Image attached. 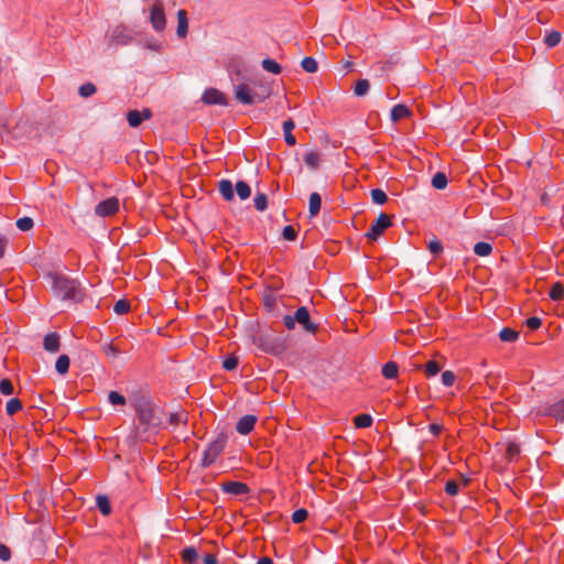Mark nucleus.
I'll use <instances>...</instances> for the list:
<instances>
[{
	"instance_id": "f257e3e1",
	"label": "nucleus",
	"mask_w": 564,
	"mask_h": 564,
	"mask_svg": "<svg viewBox=\"0 0 564 564\" xmlns=\"http://www.w3.org/2000/svg\"><path fill=\"white\" fill-rule=\"evenodd\" d=\"M132 406L135 412L131 438L133 442H149L160 429L164 427L163 409L154 402L148 392L134 397Z\"/></svg>"
},
{
	"instance_id": "f03ea898",
	"label": "nucleus",
	"mask_w": 564,
	"mask_h": 564,
	"mask_svg": "<svg viewBox=\"0 0 564 564\" xmlns=\"http://www.w3.org/2000/svg\"><path fill=\"white\" fill-rule=\"evenodd\" d=\"M46 278L51 281L52 291L57 299L74 304L84 301L85 289L77 279L56 272L47 273Z\"/></svg>"
},
{
	"instance_id": "7ed1b4c3",
	"label": "nucleus",
	"mask_w": 564,
	"mask_h": 564,
	"mask_svg": "<svg viewBox=\"0 0 564 564\" xmlns=\"http://www.w3.org/2000/svg\"><path fill=\"white\" fill-rule=\"evenodd\" d=\"M251 84L259 88L258 91H252L248 84L241 83L234 86L235 98L242 105H254L263 102L271 96V87L268 84L252 79Z\"/></svg>"
},
{
	"instance_id": "20e7f679",
	"label": "nucleus",
	"mask_w": 564,
	"mask_h": 564,
	"mask_svg": "<svg viewBox=\"0 0 564 564\" xmlns=\"http://www.w3.org/2000/svg\"><path fill=\"white\" fill-rule=\"evenodd\" d=\"M254 345L265 354L281 356L288 349L286 337L274 332L261 333L253 337Z\"/></svg>"
},
{
	"instance_id": "39448f33",
	"label": "nucleus",
	"mask_w": 564,
	"mask_h": 564,
	"mask_svg": "<svg viewBox=\"0 0 564 564\" xmlns=\"http://www.w3.org/2000/svg\"><path fill=\"white\" fill-rule=\"evenodd\" d=\"M149 21L156 33H162L166 28L164 6L161 0H154L149 8Z\"/></svg>"
},
{
	"instance_id": "423d86ee",
	"label": "nucleus",
	"mask_w": 564,
	"mask_h": 564,
	"mask_svg": "<svg viewBox=\"0 0 564 564\" xmlns=\"http://www.w3.org/2000/svg\"><path fill=\"white\" fill-rule=\"evenodd\" d=\"M392 221L390 217L383 213H381L377 219L370 225L366 237L370 240H377L379 236L390 226Z\"/></svg>"
},
{
	"instance_id": "0eeeda50",
	"label": "nucleus",
	"mask_w": 564,
	"mask_h": 564,
	"mask_svg": "<svg viewBox=\"0 0 564 564\" xmlns=\"http://www.w3.org/2000/svg\"><path fill=\"white\" fill-rule=\"evenodd\" d=\"M539 414L542 416H551L557 422H564V398L540 409Z\"/></svg>"
},
{
	"instance_id": "6e6552de",
	"label": "nucleus",
	"mask_w": 564,
	"mask_h": 564,
	"mask_svg": "<svg viewBox=\"0 0 564 564\" xmlns=\"http://www.w3.org/2000/svg\"><path fill=\"white\" fill-rule=\"evenodd\" d=\"M119 210V199L117 197H109L101 200L95 207V214L100 217L111 216Z\"/></svg>"
},
{
	"instance_id": "1a4fd4ad",
	"label": "nucleus",
	"mask_w": 564,
	"mask_h": 564,
	"mask_svg": "<svg viewBox=\"0 0 564 564\" xmlns=\"http://www.w3.org/2000/svg\"><path fill=\"white\" fill-rule=\"evenodd\" d=\"M294 318L306 332L314 334L317 330V324L311 321L306 306H300L294 313Z\"/></svg>"
},
{
	"instance_id": "9d476101",
	"label": "nucleus",
	"mask_w": 564,
	"mask_h": 564,
	"mask_svg": "<svg viewBox=\"0 0 564 564\" xmlns=\"http://www.w3.org/2000/svg\"><path fill=\"white\" fill-rule=\"evenodd\" d=\"M202 101L205 105H218V106H227L228 101L226 96L216 88H206L202 95Z\"/></svg>"
},
{
	"instance_id": "9b49d317",
	"label": "nucleus",
	"mask_w": 564,
	"mask_h": 564,
	"mask_svg": "<svg viewBox=\"0 0 564 564\" xmlns=\"http://www.w3.org/2000/svg\"><path fill=\"white\" fill-rule=\"evenodd\" d=\"M132 41V36L127 32V30L122 26H116L111 34L109 44L116 46H124L130 44Z\"/></svg>"
},
{
	"instance_id": "f8f14e48",
	"label": "nucleus",
	"mask_w": 564,
	"mask_h": 564,
	"mask_svg": "<svg viewBox=\"0 0 564 564\" xmlns=\"http://www.w3.org/2000/svg\"><path fill=\"white\" fill-rule=\"evenodd\" d=\"M224 492L232 496H242L250 492V488L247 484L241 481H226L220 485Z\"/></svg>"
},
{
	"instance_id": "ddd939ff",
	"label": "nucleus",
	"mask_w": 564,
	"mask_h": 564,
	"mask_svg": "<svg viewBox=\"0 0 564 564\" xmlns=\"http://www.w3.org/2000/svg\"><path fill=\"white\" fill-rule=\"evenodd\" d=\"M152 117V111L149 108H144L142 111L130 110L127 113V120L131 128L139 127L143 120H148Z\"/></svg>"
},
{
	"instance_id": "4468645a",
	"label": "nucleus",
	"mask_w": 564,
	"mask_h": 564,
	"mask_svg": "<svg viewBox=\"0 0 564 564\" xmlns=\"http://www.w3.org/2000/svg\"><path fill=\"white\" fill-rule=\"evenodd\" d=\"M228 435L225 432H220L217 437L209 443L206 451L214 457H218L226 447Z\"/></svg>"
},
{
	"instance_id": "2eb2a0df",
	"label": "nucleus",
	"mask_w": 564,
	"mask_h": 564,
	"mask_svg": "<svg viewBox=\"0 0 564 564\" xmlns=\"http://www.w3.org/2000/svg\"><path fill=\"white\" fill-rule=\"evenodd\" d=\"M257 421L258 419L256 415L246 414L237 422L236 430L241 435H248L253 431Z\"/></svg>"
},
{
	"instance_id": "dca6fc26",
	"label": "nucleus",
	"mask_w": 564,
	"mask_h": 564,
	"mask_svg": "<svg viewBox=\"0 0 564 564\" xmlns=\"http://www.w3.org/2000/svg\"><path fill=\"white\" fill-rule=\"evenodd\" d=\"M59 335L57 333H50L44 336L43 347L48 352H57L59 350Z\"/></svg>"
},
{
	"instance_id": "f3484780",
	"label": "nucleus",
	"mask_w": 564,
	"mask_h": 564,
	"mask_svg": "<svg viewBox=\"0 0 564 564\" xmlns=\"http://www.w3.org/2000/svg\"><path fill=\"white\" fill-rule=\"evenodd\" d=\"M411 110L403 104L394 105L390 112V119L392 122H398L404 118L410 117Z\"/></svg>"
},
{
	"instance_id": "a211bd4d",
	"label": "nucleus",
	"mask_w": 564,
	"mask_h": 564,
	"mask_svg": "<svg viewBox=\"0 0 564 564\" xmlns=\"http://www.w3.org/2000/svg\"><path fill=\"white\" fill-rule=\"evenodd\" d=\"M188 31V20L187 12L183 9L177 11V29L176 34L178 37L183 39L186 36Z\"/></svg>"
},
{
	"instance_id": "6ab92c4d",
	"label": "nucleus",
	"mask_w": 564,
	"mask_h": 564,
	"mask_svg": "<svg viewBox=\"0 0 564 564\" xmlns=\"http://www.w3.org/2000/svg\"><path fill=\"white\" fill-rule=\"evenodd\" d=\"M218 189L225 200L231 202L235 197L234 185L229 180H220L218 183Z\"/></svg>"
},
{
	"instance_id": "aec40b11",
	"label": "nucleus",
	"mask_w": 564,
	"mask_h": 564,
	"mask_svg": "<svg viewBox=\"0 0 564 564\" xmlns=\"http://www.w3.org/2000/svg\"><path fill=\"white\" fill-rule=\"evenodd\" d=\"M321 206H322L321 195L318 193H312L310 195V200H308L310 217H315L319 213Z\"/></svg>"
},
{
	"instance_id": "412c9836",
	"label": "nucleus",
	"mask_w": 564,
	"mask_h": 564,
	"mask_svg": "<svg viewBox=\"0 0 564 564\" xmlns=\"http://www.w3.org/2000/svg\"><path fill=\"white\" fill-rule=\"evenodd\" d=\"M96 506L102 516H109L111 513V503L106 495H98L96 497Z\"/></svg>"
},
{
	"instance_id": "4be33fe9",
	"label": "nucleus",
	"mask_w": 564,
	"mask_h": 564,
	"mask_svg": "<svg viewBox=\"0 0 564 564\" xmlns=\"http://www.w3.org/2000/svg\"><path fill=\"white\" fill-rule=\"evenodd\" d=\"M187 420H188L187 413L183 409H181L180 411L170 413L167 416V423L173 426H176L180 423L186 424Z\"/></svg>"
},
{
	"instance_id": "5701e85b",
	"label": "nucleus",
	"mask_w": 564,
	"mask_h": 564,
	"mask_svg": "<svg viewBox=\"0 0 564 564\" xmlns=\"http://www.w3.org/2000/svg\"><path fill=\"white\" fill-rule=\"evenodd\" d=\"M303 161L311 170H317L319 166V154L315 151H307L303 156Z\"/></svg>"
},
{
	"instance_id": "b1692460",
	"label": "nucleus",
	"mask_w": 564,
	"mask_h": 564,
	"mask_svg": "<svg viewBox=\"0 0 564 564\" xmlns=\"http://www.w3.org/2000/svg\"><path fill=\"white\" fill-rule=\"evenodd\" d=\"M261 66L265 72L274 75H279L282 72V66L272 58H264L261 62Z\"/></svg>"
},
{
	"instance_id": "393cba45",
	"label": "nucleus",
	"mask_w": 564,
	"mask_h": 564,
	"mask_svg": "<svg viewBox=\"0 0 564 564\" xmlns=\"http://www.w3.org/2000/svg\"><path fill=\"white\" fill-rule=\"evenodd\" d=\"M235 189L241 200H246L251 195V188L249 184L245 181H238L236 183Z\"/></svg>"
},
{
	"instance_id": "a878e982",
	"label": "nucleus",
	"mask_w": 564,
	"mask_h": 564,
	"mask_svg": "<svg viewBox=\"0 0 564 564\" xmlns=\"http://www.w3.org/2000/svg\"><path fill=\"white\" fill-rule=\"evenodd\" d=\"M399 367L394 361H388L382 367V376L386 379H394L398 376Z\"/></svg>"
},
{
	"instance_id": "bb28decb",
	"label": "nucleus",
	"mask_w": 564,
	"mask_h": 564,
	"mask_svg": "<svg viewBox=\"0 0 564 564\" xmlns=\"http://www.w3.org/2000/svg\"><path fill=\"white\" fill-rule=\"evenodd\" d=\"M69 357L67 355H61L56 359L55 369L59 375H66L69 369Z\"/></svg>"
},
{
	"instance_id": "cd10ccee",
	"label": "nucleus",
	"mask_w": 564,
	"mask_h": 564,
	"mask_svg": "<svg viewBox=\"0 0 564 564\" xmlns=\"http://www.w3.org/2000/svg\"><path fill=\"white\" fill-rule=\"evenodd\" d=\"M354 424L357 429L369 427L372 424V416L367 413L358 414L354 417Z\"/></svg>"
},
{
	"instance_id": "c85d7f7f",
	"label": "nucleus",
	"mask_w": 564,
	"mask_h": 564,
	"mask_svg": "<svg viewBox=\"0 0 564 564\" xmlns=\"http://www.w3.org/2000/svg\"><path fill=\"white\" fill-rule=\"evenodd\" d=\"M562 40V34L558 31L552 30L547 32L544 36V43L547 47H554L560 44Z\"/></svg>"
},
{
	"instance_id": "c756f323",
	"label": "nucleus",
	"mask_w": 564,
	"mask_h": 564,
	"mask_svg": "<svg viewBox=\"0 0 564 564\" xmlns=\"http://www.w3.org/2000/svg\"><path fill=\"white\" fill-rule=\"evenodd\" d=\"M182 560L188 564H194L198 560V552L194 546H186L182 551Z\"/></svg>"
},
{
	"instance_id": "7c9ffc66",
	"label": "nucleus",
	"mask_w": 564,
	"mask_h": 564,
	"mask_svg": "<svg viewBox=\"0 0 564 564\" xmlns=\"http://www.w3.org/2000/svg\"><path fill=\"white\" fill-rule=\"evenodd\" d=\"M432 186L436 189H444L447 186L448 180L444 172H437L432 177Z\"/></svg>"
},
{
	"instance_id": "2f4dec72",
	"label": "nucleus",
	"mask_w": 564,
	"mask_h": 564,
	"mask_svg": "<svg viewBox=\"0 0 564 564\" xmlns=\"http://www.w3.org/2000/svg\"><path fill=\"white\" fill-rule=\"evenodd\" d=\"M475 254L479 257H487L492 252V246L486 241H479L474 246Z\"/></svg>"
},
{
	"instance_id": "473e14b6",
	"label": "nucleus",
	"mask_w": 564,
	"mask_h": 564,
	"mask_svg": "<svg viewBox=\"0 0 564 564\" xmlns=\"http://www.w3.org/2000/svg\"><path fill=\"white\" fill-rule=\"evenodd\" d=\"M519 337V333L516 332L514 329L512 328H509V327H505L500 330L499 333V338L501 341H506V343H512V341H516Z\"/></svg>"
},
{
	"instance_id": "72a5a7b5",
	"label": "nucleus",
	"mask_w": 564,
	"mask_h": 564,
	"mask_svg": "<svg viewBox=\"0 0 564 564\" xmlns=\"http://www.w3.org/2000/svg\"><path fill=\"white\" fill-rule=\"evenodd\" d=\"M549 296L553 300V301H561L564 296V286L562 283L560 282H556L554 283L550 291H549Z\"/></svg>"
},
{
	"instance_id": "f704fd0d",
	"label": "nucleus",
	"mask_w": 564,
	"mask_h": 564,
	"mask_svg": "<svg viewBox=\"0 0 564 564\" xmlns=\"http://www.w3.org/2000/svg\"><path fill=\"white\" fill-rule=\"evenodd\" d=\"M302 68L307 73H316L318 69V64L314 57L307 56L304 57L301 62Z\"/></svg>"
},
{
	"instance_id": "c9c22d12",
	"label": "nucleus",
	"mask_w": 564,
	"mask_h": 564,
	"mask_svg": "<svg viewBox=\"0 0 564 564\" xmlns=\"http://www.w3.org/2000/svg\"><path fill=\"white\" fill-rule=\"evenodd\" d=\"M254 208L259 212H263L268 207V196L264 193L258 192L254 196Z\"/></svg>"
},
{
	"instance_id": "e433bc0d",
	"label": "nucleus",
	"mask_w": 564,
	"mask_h": 564,
	"mask_svg": "<svg viewBox=\"0 0 564 564\" xmlns=\"http://www.w3.org/2000/svg\"><path fill=\"white\" fill-rule=\"evenodd\" d=\"M370 84L368 79H359L354 88V93L356 96L361 97L365 96L369 90Z\"/></svg>"
},
{
	"instance_id": "4c0bfd02",
	"label": "nucleus",
	"mask_w": 564,
	"mask_h": 564,
	"mask_svg": "<svg viewBox=\"0 0 564 564\" xmlns=\"http://www.w3.org/2000/svg\"><path fill=\"white\" fill-rule=\"evenodd\" d=\"M440 370L441 366L435 360H430L424 365V372L429 378L436 376Z\"/></svg>"
},
{
	"instance_id": "58836bf2",
	"label": "nucleus",
	"mask_w": 564,
	"mask_h": 564,
	"mask_svg": "<svg viewBox=\"0 0 564 564\" xmlns=\"http://www.w3.org/2000/svg\"><path fill=\"white\" fill-rule=\"evenodd\" d=\"M371 199L377 205H383L388 200V196L381 188L371 189Z\"/></svg>"
},
{
	"instance_id": "ea45409f",
	"label": "nucleus",
	"mask_w": 564,
	"mask_h": 564,
	"mask_svg": "<svg viewBox=\"0 0 564 564\" xmlns=\"http://www.w3.org/2000/svg\"><path fill=\"white\" fill-rule=\"evenodd\" d=\"M21 409H22V402L17 398L10 399L7 402L6 411H7L8 415H13Z\"/></svg>"
},
{
	"instance_id": "a19ab883",
	"label": "nucleus",
	"mask_w": 564,
	"mask_h": 564,
	"mask_svg": "<svg viewBox=\"0 0 564 564\" xmlns=\"http://www.w3.org/2000/svg\"><path fill=\"white\" fill-rule=\"evenodd\" d=\"M34 226V221L31 217H22V218H19L17 220V227L21 230V231H29L33 228Z\"/></svg>"
},
{
	"instance_id": "79ce46f5",
	"label": "nucleus",
	"mask_w": 564,
	"mask_h": 564,
	"mask_svg": "<svg viewBox=\"0 0 564 564\" xmlns=\"http://www.w3.org/2000/svg\"><path fill=\"white\" fill-rule=\"evenodd\" d=\"M108 401L112 405H124L127 403L126 398L117 391L109 392Z\"/></svg>"
},
{
	"instance_id": "37998d69",
	"label": "nucleus",
	"mask_w": 564,
	"mask_h": 564,
	"mask_svg": "<svg viewBox=\"0 0 564 564\" xmlns=\"http://www.w3.org/2000/svg\"><path fill=\"white\" fill-rule=\"evenodd\" d=\"M0 393L3 395H11L14 393V387L10 379L4 378L0 380Z\"/></svg>"
},
{
	"instance_id": "c03bdc74",
	"label": "nucleus",
	"mask_w": 564,
	"mask_h": 564,
	"mask_svg": "<svg viewBox=\"0 0 564 564\" xmlns=\"http://www.w3.org/2000/svg\"><path fill=\"white\" fill-rule=\"evenodd\" d=\"M130 311V303L127 300H118L113 305V312L118 315L126 314Z\"/></svg>"
},
{
	"instance_id": "a18cd8bd",
	"label": "nucleus",
	"mask_w": 564,
	"mask_h": 564,
	"mask_svg": "<svg viewBox=\"0 0 564 564\" xmlns=\"http://www.w3.org/2000/svg\"><path fill=\"white\" fill-rule=\"evenodd\" d=\"M520 445L517 443H509L506 448L507 458L511 462L520 454Z\"/></svg>"
},
{
	"instance_id": "49530a36",
	"label": "nucleus",
	"mask_w": 564,
	"mask_h": 564,
	"mask_svg": "<svg viewBox=\"0 0 564 564\" xmlns=\"http://www.w3.org/2000/svg\"><path fill=\"white\" fill-rule=\"evenodd\" d=\"M78 93L84 98L90 97L96 93V86L93 83L83 84Z\"/></svg>"
},
{
	"instance_id": "de8ad7c7",
	"label": "nucleus",
	"mask_w": 564,
	"mask_h": 564,
	"mask_svg": "<svg viewBox=\"0 0 564 564\" xmlns=\"http://www.w3.org/2000/svg\"><path fill=\"white\" fill-rule=\"evenodd\" d=\"M307 517H308L307 510L304 508H300L293 512L292 521H293V523L299 524V523L304 522L307 519Z\"/></svg>"
},
{
	"instance_id": "09e8293b",
	"label": "nucleus",
	"mask_w": 564,
	"mask_h": 564,
	"mask_svg": "<svg viewBox=\"0 0 564 564\" xmlns=\"http://www.w3.org/2000/svg\"><path fill=\"white\" fill-rule=\"evenodd\" d=\"M102 350L108 357H111V358H117L121 354L120 349L117 346H115L112 343L105 344L102 346Z\"/></svg>"
},
{
	"instance_id": "8fccbe9b",
	"label": "nucleus",
	"mask_w": 564,
	"mask_h": 564,
	"mask_svg": "<svg viewBox=\"0 0 564 564\" xmlns=\"http://www.w3.org/2000/svg\"><path fill=\"white\" fill-rule=\"evenodd\" d=\"M427 249L432 254L437 256L443 251V245L438 239H433L427 243Z\"/></svg>"
},
{
	"instance_id": "3c124183",
	"label": "nucleus",
	"mask_w": 564,
	"mask_h": 564,
	"mask_svg": "<svg viewBox=\"0 0 564 564\" xmlns=\"http://www.w3.org/2000/svg\"><path fill=\"white\" fill-rule=\"evenodd\" d=\"M282 236L285 240L293 241L296 239L297 232L293 226L288 225L283 228Z\"/></svg>"
},
{
	"instance_id": "603ef678",
	"label": "nucleus",
	"mask_w": 564,
	"mask_h": 564,
	"mask_svg": "<svg viewBox=\"0 0 564 564\" xmlns=\"http://www.w3.org/2000/svg\"><path fill=\"white\" fill-rule=\"evenodd\" d=\"M445 492L449 496H456L459 492V485L457 481L451 479L445 484Z\"/></svg>"
},
{
	"instance_id": "864d4df0",
	"label": "nucleus",
	"mask_w": 564,
	"mask_h": 564,
	"mask_svg": "<svg viewBox=\"0 0 564 564\" xmlns=\"http://www.w3.org/2000/svg\"><path fill=\"white\" fill-rule=\"evenodd\" d=\"M524 324L530 330H536L541 327L542 319L540 317L532 316L527 318Z\"/></svg>"
},
{
	"instance_id": "5fc2aeb1",
	"label": "nucleus",
	"mask_w": 564,
	"mask_h": 564,
	"mask_svg": "<svg viewBox=\"0 0 564 564\" xmlns=\"http://www.w3.org/2000/svg\"><path fill=\"white\" fill-rule=\"evenodd\" d=\"M442 383L445 386V387H452L455 382V373L451 370H445L443 373H442Z\"/></svg>"
},
{
	"instance_id": "6e6d98bb",
	"label": "nucleus",
	"mask_w": 564,
	"mask_h": 564,
	"mask_svg": "<svg viewBox=\"0 0 564 564\" xmlns=\"http://www.w3.org/2000/svg\"><path fill=\"white\" fill-rule=\"evenodd\" d=\"M238 366V359L236 357H228L223 361V367L227 371H232Z\"/></svg>"
},
{
	"instance_id": "4d7b16f0",
	"label": "nucleus",
	"mask_w": 564,
	"mask_h": 564,
	"mask_svg": "<svg viewBox=\"0 0 564 564\" xmlns=\"http://www.w3.org/2000/svg\"><path fill=\"white\" fill-rule=\"evenodd\" d=\"M216 460V457L212 456L206 449L204 451L203 453V457H202V463L200 465L204 467V468H207L209 466H212Z\"/></svg>"
},
{
	"instance_id": "13d9d810",
	"label": "nucleus",
	"mask_w": 564,
	"mask_h": 564,
	"mask_svg": "<svg viewBox=\"0 0 564 564\" xmlns=\"http://www.w3.org/2000/svg\"><path fill=\"white\" fill-rule=\"evenodd\" d=\"M295 323H296V321H295V318H294V315H293V316H291V315H285V316L283 317V324H284V326H285L289 330L294 329V327H295Z\"/></svg>"
},
{
	"instance_id": "bf43d9fd",
	"label": "nucleus",
	"mask_w": 564,
	"mask_h": 564,
	"mask_svg": "<svg viewBox=\"0 0 564 564\" xmlns=\"http://www.w3.org/2000/svg\"><path fill=\"white\" fill-rule=\"evenodd\" d=\"M11 556V551L4 544H0V560L8 561Z\"/></svg>"
},
{
	"instance_id": "052dcab7",
	"label": "nucleus",
	"mask_w": 564,
	"mask_h": 564,
	"mask_svg": "<svg viewBox=\"0 0 564 564\" xmlns=\"http://www.w3.org/2000/svg\"><path fill=\"white\" fill-rule=\"evenodd\" d=\"M8 246V238L3 235H0V259H2L6 254Z\"/></svg>"
},
{
	"instance_id": "680f3d73",
	"label": "nucleus",
	"mask_w": 564,
	"mask_h": 564,
	"mask_svg": "<svg viewBox=\"0 0 564 564\" xmlns=\"http://www.w3.org/2000/svg\"><path fill=\"white\" fill-rule=\"evenodd\" d=\"M442 425L441 424H437V423H431L429 425V431L434 435V436H438L440 433L442 432Z\"/></svg>"
},
{
	"instance_id": "e2e57ef3",
	"label": "nucleus",
	"mask_w": 564,
	"mask_h": 564,
	"mask_svg": "<svg viewBox=\"0 0 564 564\" xmlns=\"http://www.w3.org/2000/svg\"><path fill=\"white\" fill-rule=\"evenodd\" d=\"M295 128V123L292 119H288L283 122V132L289 133Z\"/></svg>"
},
{
	"instance_id": "0e129e2a",
	"label": "nucleus",
	"mask_w": 564,
	"mask_h": 564,
	"mask_svg": "<svg viewBox=\"0 0 564 564\" xmlns=\"http://www.w3.org/2000/svg\"><path fill=\"white\" fill-rule=\"evenodd\" d=\"M284 140H285V143L290 147L295 145V143H296V139L292 132L284 133Z\"/></svg>"
},
{
	"instance_id": "69168bd1",
	"label": "nucleus",
	"mask_w": 564,
	"mask_h": 564,
	"mask_svg": "<svg viewBox=\"0 0 564 564\" xmlns=\"http://www.w3.org/2000/svg\"><path fill=\"white\" fill-rule=\"evenodd\" d=\"M204 564H217L218 560L214 554H206L203 558Z\"/></svg>"
},
{
	"instance_id": "338daca9",
	"label": "nucleus",
	"mask_w": 564,
	"mask_h": 564,
	"mask_svg": "<svg viewBox=\"0 0 564 564\" xmlns=\"http://www.w3.org/2000/svg\"><path fill=\"white\" fill-rule=\"evenodd\" d=\"M147 46L152 51H160L161 47L160 43H158L156 41L149 42Z\"/></svg>"
},
{
	"instance_id": "774afa93",
	"label": "nucleus",
	"mask_w": 564,
	"mask_h": 564,
	"mask_svg": "<svg viewBox=\"0 0 564 564\" xmlns=\"http://www.w3.org/2000/svg\"><path fill=\"white\" fill-rule=\"evenodd\" d=\"M257 564H273V561L270 557L264 556L259 558Z\"/></svg>"
}]
</instances>
